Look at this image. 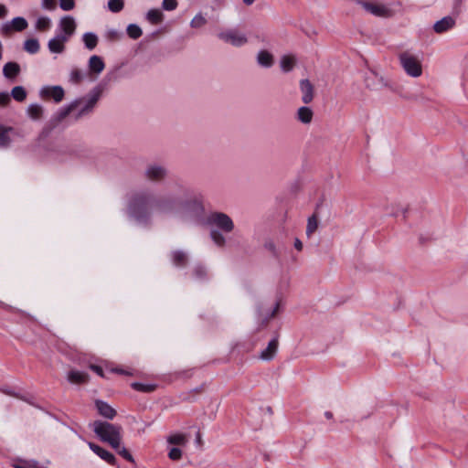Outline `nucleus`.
I'll return each instance as SVG.
<instances>
[{"label":"nucleus","instance_id":"c85d7f7f","mask_svg":"<svg viewBox=\"0 0 468 468\" xmlns=\"http://www.w3.org/2000/svg\"><path fill=\"white\" fill-rule=\"evenodd\" d=\"M83 42H84V45L85 47L89 49V50H92L93 48H95V47L97 46L98 44V37L93 34V33H85L83 35Z\"/></svg>","mask_w":468,"mask_h":468},{"label":"nucleus","instance_id":"864d4df0","mask_svg":"<svg viewBox=\"0 0 468 468\" xmlns=\"http://www.w3.org/2000/svg\"><path fill=\"white\" fill-rule=\"evenodd\" d=\"M278 310H279V303H276V305H275L274 309L272 310L269 318L271 319V318L274 317L276 315Z\"/></svg>","mask_w":468,"mask_h":468},{"label":"nucleus","instance_id":"bf43d9fd","mask_svg":"<svg viewBox=\"0 0 468 468\" xmlns=\"http://www.w3.org/2000/svg\"><path fill=\"white\" fill-rule=\"evenodd\" d=\"M114 371H115V372H121V373H122V371L118 370V369H114Z\"/></svg>","mask_w":468,"mask_h":468},{"label":"nucleus","instance_id":"09e8293b","mask_svg":"<svg viewBox=\"0 0 468 468\" xmlns=\"http://www.w3.org/2000/svg\"><path fill=\"white\" fill-rule=\"evenodd\" d=\"M194 273L197 279H202L203 277L206 276V270L202 266H197L194 269Z\"/></svg>","mask_w":468,"mask_h":468},{"label":"nucleus","instance_id":"9b49d317","mask_svg":"<svg viewBox=\"0 0 468 468\" xmlns=\"http://www.w3.org/2000/svg\"><path fill=\"white\" fill-rule=\"evenodd\" d=\"M69 40L62 35L55 34V36L48 42V48L50 53L61 54L66 49V43Z\"/></svg>","mask_w":468,"mask_h":468},{"label":"nucleus","instance_id":"4468645a","mask_svg":"<svg viewBox=\"0 0 468 468\" xmlns=\"http://www.w3.org/2000/svg\"><path fill=\"white\" fill-rule=\"evenodd\" d=\"M455 19L450 16L442 17L441 20L437 21L434 26L433 29L436 33L441 34L444 32L449 31L450 29L453 28L455 26Z\"/></svg>","mask_w":468,"mask_h":468},{"label":"nucleus","instance_id":"6e6d98bb","mask_svg":"<svg viewBox=\"0 0 468 468\" xmlns=\"http://www.w3.org/2000/svg\"><path fill=\"white\" fill-rule=\"evenodd\" d=\"M255 2V0H243V3L247 5H250Z\"/></svg>","mask_w":468,"mask_h":468},{"label":"nucleus","instance_id":"c9c22d12","mask_svg":"<svg viewBox=\"0 0 468 468\" xmlns=\"http://www.w3.org/2000/svg\"><path fill=\"white\" fill-rule=\"evenodd\" d=\"M127 34L131 38L137 39L142 36L143 32L140 27H138L137 25L130 24L127 27Z\"/></svg>","mask_w":468,"mask_h":468},{"label":"nucleus","instance_id":"cd10ccee","mask_svg":"<svg viewBox=\"0 0 468 468\" xmlns=\"http://www.w3.org/2000/svg\"><path fill=\"white\" fill-rule=\"evenodd\" d=\"M39 42L36 38L27 39L24 43V49L30 54L37 53L39 51Z\"/></svg>","mask_w":468,"mask_h":468},{"label":"nucleus","instance_id":"5701e85b","mask_svg":"<svg viewBox=\"0 0 468 468\" xmlns=\"http://www.w3.org/2000/svg\"><path fill=\"white\" fill-rule=\"evenodd\" d=\"M20 72V67L16 62H8L3 68V74L7 79L16 78Z\"/></svg>","mask_w":468,"mask_h":468},{"label":"nucleus","instance_id":"2f4dec72","mask_svg":"<svg viewBox=\"0 0 468 468\" xmlns=\"http://www.w3.org/2000/svg\"><path fill=\"white\" fill-rule=\"evenodd\" d=\"M207 23V18L204 16L202 13L197 14L190 22V27L192 28H201L206 26Z\"/></svg>","mask_w":468,"mask_h":468},{"label":"nucleus","instance_id":"f704fd0d","mask_svg":"<svg viewBox=\"0 0 468 468\" xmlns=\"http://www.w3.org/2000/svg\"><path fill=\"white\" fill-rule=\"evenodd\" d=\"M11 23L13 25V29L15 31H18V32L23 31L28 26L27 21L24 17H21V16L13 18Z\"/></svg>","mask_w":468,"mask_h":468},{"label":"nucleus","instance_id":"79ce46f5","mask_svg":"<svg viewBox=\"0 0 468 468\" xmlns=\"http://www.w3.org/2000/svg\"><path fill=\"white\" fill-rule=\"evenodd\" d=\"M117 451V452L122 456L123 457L125 460L131 462V463H133L134 460L133 458V456L131 455V453L127 451V449L125 447H122L120 445V448L119 449H115Z\"/></svg>","mask_w":468,"mask_h":468},{"label":"nucleus","instance_id":"f8f14e48","mask_svg":"<svg viewBox=\"0 0 468 468\" xmlns=\"http://www.w3.org/2000/svg\"><path fill=\"white\" fill-rule=\"evenodd\" d=\"M88 68L90 75H94L96 79L104 70L105 63L100 56L93 55L88 61Z\"/></svg>","mask_w":468,"mask_h":468},{"label":"nucleus","instance_id":"58836bf2","mask_svg":"<svg viewBox=\"0 0 468 468\" xmlns=\"http://www.w3.org/2000/svg\"><path fill=\"white\" fill-rule=\"evenodd\" d=\"M405 213H406V208L400 205H394V206L392 205L391 210L389 212H388V215L396 217V218L399 217L400 215H402L404 217Z\"/></svg>","mask_w":468,"mask_h":468},{"label":"nucleus","instance_id":"7c9ffc66","mask_svg":"<svg viewBox=\"0 0 468 468\" xmlns=\"http://www.w3.org/2000/svg\"><path fill=\"white\" fill-rule=\"evenodd\" d=\"M51 27V20L48 16L38 17L36 22V29L38 31H48Z\"/></svg>","mask_w":468,"mask_h":468},{"label":"nucleus","instance_id":"c756f323","mask_svg":"<svg viewBox=\"0 0 468 468\" xmlns=\"http://www.w3.org/2000/svg\"><path fill=\"white\" fill-rule=\"evenodd\" d=\"M147 20L153 24L157 25L163 20V14L159 9H151L146 15Z\"/></svg>","mask_w":468,"mask_h":468},{"label":"nucleus","instance_id":"bb28decb","mask_svg":"<svg viewBox=\"0 0 468 468\" xmlns=\"http://www.w3.org/2000/svg\"><path fill=\"white\" fill-rule=\"evenodd\" d=\"M319 220L315 214L308 218L306 226V235L311 237L318 229Z\"/></svg>","mask_w":468,"mask_h":468},{"label":"nucleus","instance_id":"f3484780","mask_svg":"<svg viewBox=\"0 0 468 468\" xmlns=\"http://www.w3.org/2000/svg\"><path fill=\"white\" fill-rule=\"evenodd\" d=\"M278 344L277 338L271 339L268 346L261 352L260 358L266 361L271 360L276 355Z\"/></svg>","mask_w":468,"mask_h":468},{"label":"nucleus","instance_id":"a18cd8bd","mask_svg":"<svg viewBox=\"0 0 468 468\" xmlns=\"http://www.w3.org/2000/svg\"><path fill=\"white\" fill-rule=\"evenodd\" d=\"M177 6V3L176 0H164L163 1V7L165 9V10H174L176 9Z\"/></svg>","mask_w":468,"mask_h":468},{"label":"nucleus","instance_id":"e433bc0d","mask_svg":"<svg viewBox=\"0 0 468 468\" xmlns=\"http://www.w3.org/2000/svg\"><path fill=\"white\" fill-rule=\"evenodd\" d=\"M123 0H109L108 8L112 13H118L123 8Z\"/></svg>","mask_w":468,"mask_h":468},{"label":"nucleus","instance_id":"423d86ee","mask_svg":"<svg viewBox=\"0 0 468 468\" xmlns=\"http://www.w3.org/2000/svg\"><path fill=\"white\" fill-rule=\"evenodd\" d=\"M218 37L233 47H242L248 43L246 35L237 28H227L218 33Z\"/></svg>","mask_w":468,"mask_h":468},{"label":"nucleus","instance_id":"6ab92c4d","mask_svg":"<svg viewBox=\"0 0 468 468\" xmlns=\"http://www.w3.org/2000/svg\"><path fill=\"white\" fill-rule=\"evenodd\" d=\"M96 408L99 411V413L109 420H112L116 415V410L110 406L108 403L101 401V400H96L95 402Z\"/></svg>","mask_w":468,"mask_h":468},{"label":"nucleus","instance_id":"5fc2aeb1","mask_svg":"<svg viewBox=\"0 0 468 468\" xmlns=\"http://www.w3.org/2000/svg\"><path fill=\"white\" fill-rule=\"evenodd\" d=\"M266 248L269 249L270 250H271L272 252H274V250H275V247H274L273 243H271V242L266 244Z\"/></svg>","mask_w":468,"mask_h":468},{"label":"nucleus","instance_id":"f257e3e1","mask_svg":"<svg viewBox=\"0 0 468 468\" xmlns=\"http://www.w3.org/2000/svg\"><path fill=\"white\" fill-rule=\"evenodd\" d=\"M128 215L138 223H148L154 214L176 216L183 220L197 219L204 213L201 195H189L182 199L173 194L156 197L153 192L142 191L133 194L128 202Z\"/></svg>","mask_w":468,"mask_h":468},{"label":"nucleus","instance_id":"a878e982","mask_svg":"<svg viewBox=\"0 0 468 468\" xmlns=\"http://www.w3.org/2000/svg\"><path fill=\"white\" fill-rule=\"evenodd\" d=\"M85 74L79 68H72L69 71V81L72 84H80L84 80Z\"/></svg>","mask_w":468,"mask_h":468},{"label":"nucleus","instance_id":"4c0bfd02","mask_svg":"<svg viewBox=\"0 0 468 468\" xmlns=\"http://www.w3.org/2000/svg\"><path fill=\"white\" fill-rule=\"evenodd\" d=\"M132 387L133 389L143 392H152L155 388L154 385L143 384L139 382L133 383Z\"/></svg>","mask_w":468,"mask_h":468},{"label":"nucleus","instance_id":"0eeeda50","mask_svg":"<svg viewBox=\"0 0 468 468\" xmlns=\"http://www.w3.org/2000/svg\"><path fill=\"white\" fill-rule=\"evenodd\" d=\"M77 28V23L74 17L70 16H65L61 17L58 21V27L56 33L58 35H62V37H67V39H70L71 37L75 34Z\"/></svg>","mask_w":468,"mask_h":468},{"label":"nucleus","instance_id":"412c9836","mask_svg":"<svg viewBox=\"0 0 468 468\" xmlns=\"http://www.w3.org/2000/svg\"><path fill=\"white\" fill-rule=\"evenodd\" d=\"M27 113L31 120L38 121L43 117L44 108L40 104L32 103L28 105Z\"/></svg>","mask_w":468,"mask_h":468},{"label":"nucleus","instance_id":"72a5a7b5","mask_svg":"<svg viewBox=\"0 0 468 468\" xmlns=\"http://www.w3.org/2000/svg\"><path fill=\"white\" fill-rule=\"evenodd\" d=\"M167 441L175 445H185L187 442V438L185 434L176 433L168 437Z\"/></svg>","mask_w":468,"mask_h":468},{"label":"nucleus","instance_id":"c03bdc74","mask_svg":"<svg viewBox=\"0 0 468 468\" xmlns=\"http://www.w3.org/2000/svg\"><path fill=\"white\" fill-rule=\"evenodd\" d=\"M168 456L171 460L176 461L181 458L182 452L178 448H172L168 453Z\"/></svg>","mask_w":468,"mask_h":468},{"label":"nucleus","instance_id":"37998d69","mask_svg":"<svg viewBox=\"0 0 468 468\" xmlns=\"http://www.w3.org/2000/svg\"><path fill=\"white\" fill-rule=\"evenodd\" d=\"M42 7L47 10H54L57 6V0H42Z\"/></svg>","mask_w":468,"mask_h":468},{"label":"nucleus","instance_id":"6e6552de","mask_svg":"<svg viewBox=\"0 0 468 468\" xmlns=\"http://www.w3.org/2000/svg\"><path fill=\"white\" fill-rule=\"evenodd\" d=\"M167 176V169L159 164H150L144 170V177L154 183H159Z\"/></svg>","mask_w":468,"mask_h":468},{"label":"nucleus","instance_id":"603ef678","mask_svg":"<svg viewBox=\"0 0 468 468\" xmlns=\"http://www.w3.org/2000/svg\"><path fill=\"white\" fill-rule=\"evenodd\" d=\"M294 247H295V249H296L297 250H302V249H303V243H302V241H301L299 239H296L294 240Z\"/></svg>","mask_w":468,"mask_h":468},{"label":"nucleus","instance_id":"ea45409f","mask_svg":"<svg viewBox=\"0 0 468 468\" xmlns=\"http://www.w3.org/2000/svg\"><path fill=\"white\" fill-rule=\"evenodd\" d=\"M15 468H37L36 461H18L14 464Z\"/></svg>","mask_w":468,"mask_h":468},{"label":"nucleus","instance_id":"393cba45","mask_svg":"<svg viewBox=\"0 0 468 468\" xmlns=\"http://www.w3.org/2000/svg\"><path fill=\"white\" fill-rule=\"evenodd\" d=\"M171 259L173 264L177 267H183L187 262V256L181 250H176L172 252Z\"/></svg>","mask_w":468,"mask_h":468},{"label":"nucleus","instance_id":"3c124183","mask_svg":"<svg viewBox=\"0 0 468 468\" xmlns=\"http://www.w3.org/2000/svg\"><path fill=\"white\" fill-rule=\"evenodd\" d=\"M7 9L4 5H0V18H3L6 16Z\"/></svg>","mask_w":468,"mask_h":468},{"label":"nucleus","instance_id":"4d7b16f0","mask_svg":"<svg viewBox=\"0 0 468 468\" xmlns=\"http://www.w3.org/2000/svg\"><path fill=\"white\" fill-rule=\"evenodd\" d=\"M109 35L111 36V37H118V32L111 31V32H109Z\"/></svg>","mask_w":468,"mask_h":468},{"label":"nucleus","instance_id":"9d476101","mask_svg":"<svg viewBox=\"0 0 468 468\" xmlns=\"http://www.w3.org/2000/svg\"><path fill=\"white\" fill-rule=\"evenodd\" d=\"M357 3L361 5L367 12L376 16L389 17L392 16V10L384 5L371 4L363 1H358Z\"/></svg>","mask_w":468,"mask_h":468},{"label":"nucleus","instance_id":"49530a36","mask_svg":"<svg viewBox=\"0 0 468 468\" xmlns=\"http://www.w3.org/2000/svg\"><path fill=\"white\" fill-rule=\"evenodd\" d=\"M11 101L10 95L7 92H0V106H6Z\"/></svg>","mask_w":468,"mask_h":468},{"label":"nucleus","instance_id":"2eb2a0df","mask_svg":"<svg viewBox=\"0 0 468 468\" xmlns=\"http://www.w3.org/2000/svg\"><path fill=\"white\" fill-rule=\"evenodd\" d=\"M300 90L302 92V101L307 104L314 99V86L308 80L300 81Z\"/></svg>","mask_w":468,"mask_h":468},{"label":"nucleus","instance_id":"473e14b6","mask_svg":"<svg viewBox=\"0 0 468 468\" xmlns=\"http://www.w3.org/2000/svg\"><path fill=\"white\" fill-rule=\"evenodd\" d=\"M11 96L17 101H23L27 98V91L22 86H16L11 90Z\"/></svg>","mask_w":468,"mask_h":468},{"label":"nucleus","instance_id":"f03ea898","mask_svg":"<svg viewBox=\"0 0 468 468\" xmlns=\"http://www.w3.org/2000/svg\"><path fill=\"white\" fill-rule=\"evenodd\" d=\"M101 94L102 87L101 85L94 87L86 96L76 99L67 106L59 109L55 115L56 121L61 122L70 115L77 121L90 114L95 109Z\"/></svg>","mask_w":468,"mask_h":468},{"label":"nucleus","instance_id":"4be33fe9","mask_svg":"<svg viewBox=\"0 0 468 468\" xmlns=\"http://www.w3.org/2000/svg\"><path fill=\"white\" fill-rule=\"evenodd\" d=\"M296 64V58L293 55H284L281 58L280 66L283 72L292 70Z\"/></svg>","mask_w":468,"mask_h":468},{"label":"nucleus","instance_id":"20e7f679","mask_svg":"<svg viewBox=\"0 0 468 468\" xmlns=\"http://www.w3.org/2000/svg\"><path fill=\"white\" fill-rule=\"evenodd\" d=\"M92 429L102 441L108 442L113 449L120 448L122 431L120 425L96 420L92 423Z\"/></svg>","mask_w":468,"mask_h":468},{"label":"nucleus","instance_id":"1a4fd4ad","mask_svg":"<svg viewBox=\"0 0 468 468\" xmlns=\"http://www.w3.org/2000/svg\"><path fill=\"white\" fill-rule=\"evenodd\" d=\"M43 99H52L56 103L60 102L65 96L64 89L61 86H44L39 91Z\"/></svg>","mask_w":468,"mask_h":468},{"label":"nucleus","instance_id":"a19ab883","mask_svg":"<svg viewBox=\"0 0 468 468\" xmlns=\"http://www.w3.org/2000/svg\"><path fill=\"white\" fill-rule=\"evenodd\" d=\"M59 6L64 11H70L75 7V0H59Z\"/></svg>","mask_w":468,"mask_h":468},{"label":"nucleus","instance_id":"13d9d810","mask_svg":"<svg viewBox=\"0 0 468 468\" xmlns=\"http://www.w3.org/2000/svg\"><path fill=\"white\" fill-rule=\"evenodd\" d=\"M324 416L326 417V419H329V420H330V419H332V418H333V413H332V412H330V411H326V412L324 413Z\"/></svg>","mask_w":468,"mask_h":468},{"label":"nucleus","instance_id":"39448f33","mask_svg":"<svg viewBox=\"0 0 468 468\" xmlns=\"http://www.w3.org/2000/svg\"><path fill=\"white\" fill-rule=\"evenodd\" d=\"M398 59L407 76L417 79L422 75V58L419 55L410 50H405L399 54Z\"/></svg>","mask_w":468,"mask_h":468},{"label":"nucleus","instance_id":"b1692460","mask_svg":"<svg viewBox=\"0 0 468 468\" xmlns=\"http://www.w3.org/2000/svg\"><path fill=\"white\" fill-rule=\"evenodd\" d=\"M68 379L73 384H81L87 381L88 375L81 371L71 370L68 374Z\"/></svg>","mask_w":468,"mask_h":468},{"label":"nucleus","instance_id":"aec40b11","mask_svg":"<svg viewBox=\"0 0 468 468\" xmlns=\"http://www.w3.org/2000/svg\"><path fill=\"white\" fill-rule=\"evenodd\" d=\"M314 112L311 108L303 106L297 110L296 117L299 122L308 124L312 122Z\"/></svg>","mask_w":468,"mask_h":468},{"label":"nucleus","instance_id":"ddd939ff","mask_svg":"<svg viewBox=\"0 0 468 468\" xmlns=\"http://www.w3.org/2000/svg\"><path fill=\"white\" fill-rule=\"evenodd\" d=\"M88 445H89L90 449L95 454H97L100 458H101L103 461H105L106 463H108L111 465H115L116 458L114 457V455L112 452H108L107 450L101 448V446H99L93 442H89Z\"/></svg>","mask_w":468,"mask_h":468},{"label":"nucleus","instance_id":"a211bd4d","mask_svg":"<svg viewBox=\"0 0 468 468\" xmlns=\"http://www.w3.org/2000/svg\"><path fill=\"white\" fill-rule=\"evenodd\" d=\"M256 58L258 64L263 68H271L274 64L273 55L266 49L260 50Z\"/></svg>","mask_w":468,"mask_h":468},{"label":"nucleus","instance_id":"8fccbe9b","mask_svg":"<svg viewBox=\"0 0 468 468\" xmlns=\"http://www.w3.org/2000/svg\"><path fill=\"white\" fill-rule=\"evenodd\" d=\"M90 368H91L94 372H96L98 375H100V376L103 377V371H102V369H101V367H99V366H95V365H92V366H90Z\"/></svg>","mask_w":468,"mask_h":468},{"label":"nucleus","instance_id":"dca6fc26","mask_svg":"<svg viewBox=\"0 0 468 468\" xmlns=\"http://www.w3.org/2000/svg\"><path fill=\"white\" fill-rule=\"evenodd\" d=\"M15 130L12 127H6L0 124V148L8 147L12 142V135Z\"/></svg>","mask_w":468,"mask_h":468},{"label":"nucleus","instance_id":"de8ad7c7","mask_svg":"<svg viewBox=\"0 0 468 468\" xmlns=\"http://www.w3.org/2000/svg\"><path fill=\"white\" fill-rule=\"evenodd\" d=\"M1 33L3 35H9L12 31H15L13 29V25L11 22H8V23H5L4 24L2 27H1V29H0Z\"/></svg>","mask_w":468,"mask_h":468},{"label":"nucleus","instance_id":"7ed1b4c3","mask_svg":"<svg viewBox=\"0 0 468 468\" xmlns=\"http://www.w3.org/2000/svg\"><path fill=\"white\" fill-rule=\"evenodd\" d=\"M207 224L216 229H211L210 238L213 242L218 247H224L226 244V239L223 235L231 233L235 225L231 218L223 212H212L207 218Z\"/></svg>","mask_w":468,"mask_h":468}]
</instances>
